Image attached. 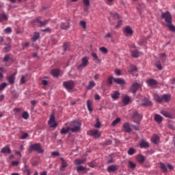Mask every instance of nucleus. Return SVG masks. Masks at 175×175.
I'll return each instance as SVG.
<instances>
[{"mask_svg": "<svg viewBox=\"0 0 175 175\" xmlns=\"http://www.w3.org/2000/svg\"><path fill=\"white\" fill-rule=\"evenodd\" d=\"M33 151H37L39 154H43V152H44V150H43L42 146H40V144H34L29 146L28 148L29 154H32Z\"/></svg>", "mask_w": 175, "mask_h": 175, "instance_id": "obj_1", "label": "nucleus"}, {"mask_svg": "<svg viewBox=\"0 0 175 175\" xmlns=\"http://www.w3.org/2000/svg\"><path fill=\"white\" fill-rule=\"evenodd\" d=\"M172 98V96L170 94H163V96H160L158 94H154V99L158 103H161V102H169Z\"/></svg>", "mask_w": 175, "mask_h": 175, "instance_id": "obj_2", "label": "nucleus"}, {"mask_svg": "<svg viewBox=\"0 0 175 175\" xmlns=\"http://www.w3.org/2000/svg\"><path fill=\"white\" fill-rule=\"evenodd\" d=\"M70 126L72 127L71 128V132H78V131H80L81 123L79 121H73L70 123Z\"/></svg>", "mask_w": 175, "mask_h": 175, "instance_id": "obj_3", "label": "nucleus"}, {"mask_svg": "<svg viewBox=\"0 0 175 175\" xmlns=\"http://www.w3.org/2000/svg\"><path fill=\"white\" fill-rule=\"evenodd\" d=\"M161 18L165 20L167 25L172 24V14L169 12H163L161 14Z\"/></svg>", "mask_w": 175, "mask_h": 175, "instance_id": "obj_4", "label": "nucleus"}, {"mask_svg": "<svg viewBox=\"0 0 175 175\" xmlns=\"http://www.w3.org/2000/svg\"><path fill=\"white\" fill-rule=\"evenodd\" d=\"M89 61L90 58L88 57H83L81 59V64L77 66L78 70H80V69H84V68H87V66H88Z\"/></svg>", "mask_w": 175, "mask_h": 175, "instance_id": "obj_5", "label": "nucleus"}, {"mask_svg": "<svg viewBox=\"0 0 175 175\" xmlns=\"http://www.w3.org/2000/svg\"><path fill=\"white\" fill-rule=\"evenodd\" d=\"M133 122H135V124H139L140 121L142 120V115L139 114L137 111H134L133 116H132Z\"/></svg>", "mask_w": 175, "mask_h": 175, "instance_id": "obj_6", "label": "nucleus"}, {"mask_svg": "<svg viewBox=\"0 0 175 175\" xmlns=\"http://www.w3.org/2000/svg\"><path fill=\"white\" fill-rule=\"evenodd\" d=\"M63 85L68 91H70L72 88H75V82L72 81H68L63 82Z\"/></svg>", "mask_w": 175, "mask_h": 175, "instance_id": "obj_7", "label": "nucleus"}, {"mask_svg": "<svg viewBox=\"0 0 175 175\" xmlns=\"http://www.w3.org/2000/svg\"><path fill=\"white\" fill-rule=\"evenodd\" d=\"M88 135L94 137V139H99L100 137V132L98 130L92 129L88 132Z\"/></svg>", "mask_w": 175, "mask_h": 175, "instance_id": "obj_8", "label": "nucleus"}, {"mask_svg": "<svg viewBox=\"0 0 175 175\" xmlns=\"http://www.w3.org/2000/svg\"><path fill=\"white\" fill-rule=\"evenodd\" d=\"M48 124L51 128H57V124L55 122V116L53 114L51 115Z\"/></svg>", "mask_w": 175, "mask_h": 175, "instance_id": "obj_9", "label": "nucleus"}, {"mask_svg": "<svg viewBox=\"0 0 175 175\" xmlns=\"http://www.w3.org/2000/svg\"><path fill=\"white\" fill-rule=\"evenodd\" d=\"M140 88V84L139 83H134L131 85L130 88V92L133 94H136L137 90Z\"/></svg>", "mask_w": 175, "mask_h": 175, "instance_id": "obj_10", "label": "nucleus"}, {"mask_svg": "<svg viewBox=\"0 0 175 175\" xmlns=\"http://www.w3.org/2000/svg\"><path fill=\"white\" fill-rule=\"evenodd\" d=\"M16 75H17V72H14V74L7 77V80L10 84H14V81L16 80Z\"/></svg>", "mask_w": 175, "mask_h": 175, "instance_id": "obj_11", "label": "nucleus"}, {"mask_svg": "<svg viewBox=\"0 0 175 175\" xmlns=\"http://www.w3.org/2000/svg\"><path fill=\"white\" fill-rule=\"evenodd\" d=\"M139 146L141 148H148L150 144H148L147 141L142 139L139 142Z\"/></svg>", "mask_w": 175, "mask_h": 175, "instance_id": "obj_12", "label": "nucleus"}, {"mask_svg": "<svg viewBox=\"0 0 175 175\" xmlns=\"http://www.w3.org/2000/svg\"><path fill=\"white\" fill-rule=\"evenodd\" d=\"M23 172L24 174L31 175V170L29 169L28 165H27V161H25V165H24V167L23 168Z\"/></svg>", "mask_w": 175, "mask_h": 175, "instance_id": "obj_13", "label": "nucleus"}, {"mask_svg": "<svg viewBox=\"0 0 175 175\" xmlns=\"http://www.w3.org/2000/svg\"><path fill=\"white\" fill-rule=\"evenodd\" d=\"M123 32H124V35H126V36H128V35H132V33H133V31L129 26H126L124 29Z\"/></svg>", "mask_w": 175, "mask_h": 175, "instance_id": "obj_14", "label": "nucleus"}, {"mask_svg": "<svg viewBox=\"0 0 175 175\" xmlns=\"http://www.w3.org/2000/svg\"><path fill=\"white\" fill-rule=\"evenodd\" d=\"M123 130L126 132L127 133H129L130 132H132V129H131V125L128 122H125L123 124Z\"/></svg>", "mask_w": 175, "mask_h": 175, "instance_id": "obj_15", "label": "nucleus"}, {"mask_svg": "<svg viewBox=\"0 0 175 175\" xmlns=\"http://www.w3.org/2000/svg\"><path fill=\"white\" fill-rule=\"evenodd\" d=\"M147 84L149 85V87H154V85H157L158 84V82L157 80L154 79H149L146 81Z\"/></svg>", "mask_w": 175, "mask_h": 175, "instance_id": "obj_16", "label": "nucleus"}, {"mask_svg": "<svg viewBox=\"0 0 175 175\" xmlns=\"http://www.w3.org/2000/svg\"><path fill=\"white\" fill-rule=\"evenodd\" d=\"M120 95L121 94L120 93L119 91H114L111 94V98L113 99L114 100H117L118 98H120Z\"/></svg>", "mask_w": 175, "mask_h": 175, "instance_id": "obj_17", "label": "nucleus"}, {"mask_svg": "<svg viewBox=\"0 0 175 175\" xmlns=\"http://www.w3.org/2000/svg\"><path fill=\"white\" fill-rule=\"evenodd\" d=\"M117 170H118L117 165H110L107 168L108 173H114V172H117Z\"/></svg>", "mask_w": 175, "mask_h": 175, "instance_id": "obj_18", "label": "nucleus"}, {"mask_svg": "<svg viewBox=\"0 0 175 175\" xmlns=\"http://www.w3.org/2000/svg\"><path fill=\"white\" fill-rule=\"evenodd\" d=\"M113 82L119 85H124L125 84V81L121 78H115Z\"/></svg>", "mask_w": 175, "mask_h": 175, "instance_id": "obj_19", "label": "nucleus"}, {"mask_svg": "<svg viewBox=\"0 0 175 175\" xmlns=\"http://www.w3.org/2000/svg\"><path fill=\"white\" fill-rule=\"evenodd\" d=\"M1 154H12V150H10L9 146H5L1 148Z\"/></svg>", "mask_w": 175, "mask_h": 175, "instance_id": "obj_20", "label": "nucleus"}, {"mask_svg": "<svg viewBox=\"0 0 175 175\" xmlns=\"http://www.w3.org/2000/svg\"><path fill=\"white\" fill-rule=\"evenodd\" d=\"M154 120L156 122H157V124H161V122L163 121V118L159 114H155Z\"/></svg>", "mask_w": 175, "mask_h": 175, "instance_id": "obj_21", "label": "nucleus"}, {"mask_svg": "<svg viewBox=\"0 0 175 175\" xmlns=\"http://www.w3.org/2000/svg\"><path fill=\"white\" fill-rule=\"evenodd\" d=\"M60 27L62 29H69V28H70V25L69 23V22H66V23H62L60 25Z\"/></svg>", "mask_w": 175, "mask_h": 175, "instance_id": "obj_22", "label": "nucleus"}, {"mask_svg": "<svg viewBox=\"0 0 175 175\" xmlns=\"http://www.w3.org/2000/svg\"><path fill=\"white\" fill-rule=\"evenodd\" d=\"M151 105H152V102L147 98H144L142 100V103L141 104V106H151Z\"/></svg>", "mask_w": 175, "mask_h": 175, "instance_id": "obj_23", "label": "nucleus"}, {"mask_svg": "<svg viewBox=\"0 0 175 175\" xmlns=\"http://www.w3.org/2000/svg\"><path fill=\"white\" fill-rule=\"evenodd\" d=\"M122 102H123L124 105L125 106H126V105H129V103L131 102V97H129V96H125L122 98Z\"/></svg>", "mask_w": 175, "mask_h": 175, "instance_id": "obj_24", "label": "nucleus"}, {"mask_svg": "<svg viewBox=\"0 0 175 175\" xmlns=\"http://www.w3.org/2000/svg\"><path fill=\"white\" fill-rule=\"evenodd\" d=\"M136 160L137 162H139V163H143L144 161H146V157L142 154H139L137 156Z\"/></svg>", "mask_w": 175, "mask_h": 175, "instance_id": "obj_25", "label": "nucleus"}, {"mask_svg": "<svg viewBox=\"0 0 175 175\" xmlns=\"http://www.w3.org/2000/svg\"><path fill=\"white\" fill-rule=\"evenodd\" d=\"M131 55L134 58H139V57L142 55V53L139 52L137 50H135L131 52Z\"/></svg>", "mask_w": 175, "mask_h": 175, "instance_id": "obj_26", "label": "nucleus"}, {"mask_svg": "<svg viewBox=\"0 0 175 175\" xmlns=\"http://www.w3.org/2000/svg\"><path fill=\"white\" fill-rule=\"evenodd\" d=\"M161 114L164 116V117H167V118H174V117H173V116H172V114H170V113H169L166 111H161Z\"/></svg>", "mask_w": 175, "mask_h": 175, "instance_id": "obj_27", "label": "nucleus"}, {"mask_svg": "<svg viewBox=\"0 0 175 175\" xmlns=\"http://www.w3.org/2000/svg\"><path fill=\"white\" fill-rule=\"evenodd\" d=\"M71 129H72L70 128V127H66V128L63 127V128L62 129L61 131H60V133H61L62 135H65V133H69V131H71Z\"/></svg>", "mask_w": 175, "mask_h": 175, "instance_id": "obj_28", "label": "nucleus"}, {"mask_svg": "<svg viewBox=\"0 0 175 175\" xmlns=\"http://www.w3.org/2000/svg\"><path fill=\"white\" fill-rule=\"evenodd\" d=\"M37 21H38V23H39V24H40L41 27H44V25H47V24H49V21H50V20H45L44 21H42L38 18H37Z\"/></svg>", "mask_w": 175, "mask_h": 175, "instance_id": "obj_29", "label": "nucleus"}, {"mask_svg": "<svg viewBox=\"0 0 175 175\" xmlns=\"http://www.w3.org/2000/svg\"><path fill=\"white\" fill-rule=\"evenodd\" d=\"M151 140L154 144H158V143H159V137H158V135H154Z\"/></svg>", "mask_w": 175, "mask_h": 175, "instance_id": "obj_30", "label": "nucleus"}, {"mask_svg": "<svg viewBox=\"0 0 175 175\" xmlns=\"http://www.w3.org/2000/svg\"><path fill=\"white\" fill-rule=\"evenodd\" d=\"M51 73L52 75L54 76V77H58L59 76V70L58 69H54L51 71Z\"/></svg>", "mask_w": 175, "mask_h": 175, "instance_id": "obj_31", "label": "nucleus"}, {"mask_svg": "<svg viewBox=\"0 0 175 175\" xmlns=\"http://www.w3.org/2000/svg\"><path fill=\"white\" fill-rule=\"evenodd\" d=\"M86 159H75V165H83V163H84V162H85Z\"/></svg>", "mask_w": 175, "mask_h": 175, "instance_id": "obj_32", "label": "nucleus"}, {"mask_svg": "<svg viewBox=\"0 0 175 175\" xmlns=\"http://www.w3.org/2000/svg\"><path fill=\"white\" fill-rule=\"evenodd\" d=\"M95 85H96L95 82L94 81H90L89 82V85H88V87L86 88H87V90H92V88H94V87Z\"/></svg>", "mask_w": 175, "mask_h": 175, "instance_id": "obj_33", "label": "nucleus"}, {"mask_svg": "<svg viewBox=\"0 0 175 175\" xmlns=\"http://www.w3.org/2000/svg\"><path fill=\"white\" fill-rule=\"evenodd\" d=\"M8 21V16L5 14H0V23Z\"/></svg>", "mask_w": 175, "mask_h": 175, "instance_id": "obj_34", "label": "nucleus"}, {"mask_svg": "<svg viewBox=\"0 0 175 175\" xmlns=\"http://www.w3.org/2000/svg\"><path fill=\"white\" fill-rule=\"evenodd\" d=\"M40 36V33L36 32V33H34V35L32 37L31 40L33 42H36V40H38L39 39Z\"/></svg>", "mask_w": 175, "mask_h": 175, "instance_id": "obj_35", "label": "nucleus"}, {"mask_svg": "<svg viewBox=\"0 0 175 175\" xmlns=\"http://www.w3.org/2000/svg\"><path fill=\"white\" fill-rule=\"evenodd\" d=\"M60 160L62 161V169H65V167H68V163L65 161V159L64 158L61 157Z\"/></svg>", "mask_w": 175, "mask_h": 175, "instance_id": "obj_36", "label": "nucleus"}, {"mask_svg": "<svg viewBox=\"0 0 175 175\" xmlns=\"http://www.w3.org/2000/svg\"><path fill=\"white\" fill-rule=\"evenodd\" d=\"M87 106H88V109L89 110V111H92V102H91V100H87Z\"/></svg>", "mask_w": 175, "mask_h": 175, "instance_id": "obj_37", "label": "nucleus"}, {"mask_svg": "<svg viewBox=\"0 0 175 175\" xmlns=\"http://www.w3.org/2000/svg\"><path fill=\"white\" fill-rule=\"evenodd\" d=\"M136 70H137V67H136V66H134V65H131L130 66V69L129 70V72L130 73H132L133 72H136Z\"/></svg>", "mask_w": 175, "mask_h": 175, "instance_id": "obj_38", "label": "nucleus"}, {"mask_svg": "<svg viewBox=\"0 0 175 175\" xmlns=\"http://www.w3.org/2000/svg\"><path fill=\"white\" fill-rule=\"evenodd\" d=\"M127 153L129 155H133L134 154H136V150L133 148H130L127 152Z\"/></svg>", "mask_w": 175, "mask_h": 175, "instance_id": "obj_39", "label": "nucleus"}, {"mask_svg": "<svg viewBox=\"0 0 175 175\" xmlns=\"http://www.w3.org/2000/svg\"><path fill=\"white\" fill-rule=\"evenodd\" d=\"M22 118H24V120H28V118H29V113L27 111H24L22 114Z\"/></svg>", "mask_w": 175, "mask_h": 175, "instance_id": "obj_40", "label": "nucleus"}, {"mask_svg": "<svg viewBox=\"0 0 175 175\" xmlns=\"http://www.w3.org/2000/svg\"><path fill=\"white\" fill-rule=\"evenodd\" d=\"M155 66L159 69V70H162V64H161V61L156 62Z\"/></svg>", "mask_w": 175, "mask_h": 175, "instance_id": "obj_41", "label": "nucleus"}, {"mask_svg": "<svg viewBox=\"0 0 175 175\" xmlns=\"http://www.w3.org/2000/svg\"><path fill=\"white\" fill-rule=\"evenodd\" d=\"M160 168H161V170H163L165 173H166V172H167V168L166 167V165H165V164H163V163H160Z\"/></svg>", "mask_w": 175, "mask_h": 175, "instance_id": "obj_42", "label": "nucleus"}, {"mask_svg": "<svg viewBox=\"0 0 175 175\" xmlns=\"http://www.w3.org/2000/svg\"><path fill=\"white\" fill-rule=\"evenodd\" d=\"M129 167L130 169H135L136 167V163L132 162L131 161H129Z\"/></svg>", "mask_w": 175, "mask_h": 175, "instance_id": "obj_43", "label": "nucleus"}, {"mask_svg": "<svg viewBox=\"0 0 175 175\" xmlns=\"http://www.w3.org/2000/svg\"><path fill=\"white\" fill-rule=\"evenodd\" d=\"M120 121H121V118H117L115 120L113 121V122L111 123V126H116V125H117V124H118Z\"/></svg>", "mask_w": 175, "mask_h": 175, "instance_id": "obj_44", "label": "nucleus"}, {"mask_svg": "<svg viewBox=\"0 0 175 175\" xmlns=\"http://www.w3.org/2000/svg\"><path fill=\"white\" fill-rule=\"evenodd\" d=\"M108 158H109V159H108L107 162L108 164L114 163V160L113 159V154H109Z\"/></svg>", "mask_w": 175, "mask_h": 175, "instance_id": "obj_45", "label": "nucleus"}, {"mask_svg": "<svg viewBox=\"0 0 175 175\" xmlns=\"http://www.w3.org/2000/svg\"><path fill=\"white\" fill-rule=\"evenodd\" d=\"M114 77H109L107 79V83L109 84V85H111V84H113V81H114Z\"/></svg>", "mask_w": 175, "mask_h": 175, "instance_id": "obj_46", "label": "nucleus"}, {"mask_svg": "<svg viewBox=\"0 0 175 175\" xmlns=\"http://www.w3.org/2000/svg\"><path fill=\"white\" fill-rule=\"evenodd\" d=\"M167 27H168L169 29H170L172 32H175V27L174 25H172V23L167 25Z\"/></svg>", "mask_w": 175, "mask_h": 175, "instance_id": "obj_47", "label": "nucleus"}, {"mask_svg": "<svg viewBox=\"0 0 175 175\" xmlns=\"http://www.w3.org/2000/svg\"><path fill=\"white\" fill-rule=\"evenodd\" d=\"M159 57L162 58L161 59L162 62H165V59H166V54L165 53H160Z\"/></svg>", "mask_w": 175, "mask_h": 175, "instance_id": "obj_48", "label": "nucleus"}, {"mask_svg": "<svg viewBox=\"0 0 175 175\" xmlns=\"http://www.w3.org/2000/svg\"><path fill=\"white\" fill-rule=\"evenodd\" d=\"M80 25L81 27H82V28H83V29H85L87 28V23H85V21H81Z\"/></svg>", "mask_w": 175, "mask_h": 175, "instance_id": "obj_49", "label": "nucleus"}, {"mask_svg": "<svg viewBox=\"0 0 175 175\" xmlns=\"http://www.w3.org/2000/svg\"><path fill=\"white\" fill-rule=\"evenodd\" d=\"M100 51L103 53V54H107V49L105 46H102L100 48Z\"/></svg>", "mask_w": 175, "mask_h": 175, "instance_id": "obj_50", "label": "nucleus"}, {"mask_svg": "<svg viewBox=\"0 0 175 175\" xmlns=\"http://www.w3.org/2000/svg\"><path fill=\"white\" fill-rule=\"evenodd\" d=\"M77 172H83V171L85 170V167L82 165H79V166L77 167Z\"/></svg>", "mask_w": 175, "mask_h": 175, "instance_id": "obj_51", "label": "nucleus"}, {"mask_svg": "<svg viewBox=\"0 0 175 175\" xmlns=\"http://www.w3.org/2000/svg\"><path fill=\"white\" fill-rule=\"evenodd\" d=\"M68 47H69V44H68L67 42H64L63 44L64 51H66L68 50Z\"/></svg>", "mask_w": 175, "mask_h": 175, "instance_id": "obj_52", "label": "nucleus"}, {"mask_svg": "<svg viewBox=\"0 0 175 175\" xmlns=\"http://www.w3.org/2000/svg\"><path fill=\"white\" fill-rule=\"evenodd\" d=\"M83 5L86 8H88L90 6V0H83Z\"/></svg>", "mask_w": 175, "mask_h": 175, "instance_id": "obj_53", "label": "nucleus"}, {"mask_svg": "<svg viewBox=\"0 0 175 175\" xmlns=\"http://www.w3.org/2000/svg\"><path fill=\"white\" fill-rule=\"evenodd\" d=\"M29 135L27 133H24L23 134H22V135L21 136V139L22 140H24V139H27V137H28Z\"/></svg>", "mask_w": 175, "mask_h": 175, "instance_id": "obj_54", "label": "nucleus"}, {"mask_svg": "<svg viewBox=\"0 0 175 175\" xmlns=\"http://www.w3.org/2000/svg\"><path fill=\"white\" fill-rule=\"evenodd\" d=\"M122 25V21L119 20L117 23V25H116L115 28H120Z\"/></svg>", "mask_w": 175, "mask_h": 175, "instance_id": "obj_55", "label": "nucleus"}, {"mask_svg": "<svg viewBox=\"0 0 175 175\" xmlns=\"http://www.w3.org/2000/svg\"><path fill=\"white\" fill-rule=\"evenodd\" d=\"M6 85H8V83H3L0 85V91H2L4 88H6Z\"/></svg>", "mask_w": 175, "mask_h": 175, "instance_id": "obj_56", "label": "nucleus"}, {"mask_svg": "<svg viewBox=\"0 0 175 175\" xmlns=\"http://www.w3.org/2000/svg\"><path fill=\"white\" fill-rule=\"evenodd\" d=\"M9 59H10V56L9 55H7L3 57V62H8Z\"/></svg>", "mask_w": 175, "mask_h": 175, "instance_id": "obj_57", "label": "nucleus"}, {"mask_svg": "<svg viewBox=\"0 0 175 175\" xmlns=\"http://www.w3.org/2000/svg\"><path fill=\"white\" fill-rule=\"evenodd\" d=\"M4 31L5 32V33H12V28L7 27L4 29Z\"/></svg>", "mask_w": 175, "mask_h": 175, "instance_id": "obj_58", "label": "nucleus"}, {"mask_svg": "<svg viewBox=\"0 0 175 175\" xmlns=\"http://www.w3.org/2000/svg\"><path fill=\"white\" fill-rule=\"evenodd\" d=\"M25 77L23 75L21 78V84H25Z\"/></svg>", "mask_w": 175, "mask_h": 175, "instance_id": "obj_59", "label": "nucleus"}, {"mask_svg": "<svg viewBox=\"0 0 175 175\" xmlns=\"http://www.w3.org/2000/svg\"><path fill=\"white\" fill-rule=\"evenodd\" d=\"M113 37V33H107L105 36V39H107V38H112Z\"/></svg>", "mask_w": 175, "mask_h": 175, "instance_id": "obj_60", "label": "nucleus"}, {"mask_svg": "<svg viewBox=\"0 0 175 175\" xmlns=\"http://www.w3.org/2000/svg\"><path fill=\"white\" fill-rule=\"evenodd\" d=\"M111 14L113 16V17H114V18H120V15H118L117 13H111Z\"/></svg>", "mask_w": 175, "mask_h": 175, "instance_id": "obj_61", "label": "nucleus"}, {"mask_svg": "<svg viewBox=\"0 0 175 175\" xmlns=\"http://www.w3.org/2000/svg\"><path fill=\"white\" fill-rule=\"evenodd\" d=\"M4 50L6 51V53H8V51H10V45L7 44V45L4 47Z\"/></svg>", "mask_w": 175, "mask_h": 175, "instance_id": "obj_62", "label": "nucleus"}, {"mask_svg": "<svg viewBox=\"0 0 175 175\" xmlns=\"http://www.w3.org/2000/svg\"><path fill=\"white\" fill-rule=\"evenodd\" d=\"M92 57L94 58V59H96L97 61L99 60V59L98 58V55H96V53H92Z\"/></svg>", "mask_w": 175, "mask_h": 175, "instance_id": "obj_63", "label": "nucleus"}, {"mask_svg": "<svg viewBox=\"0 0 175 175\" xmlns=\"http://www.w3.org/2000/svg\"><path fill=\"white\" fill-rule=\"evenodd\" d=\"M51 155L53 157H59V153L58 152H57V151L52 152Z\"/></svg>", "mask_w": 175, "mask_h": 175, "instance_id": "obj_64", "label": "nucleus"}]
</instances>
